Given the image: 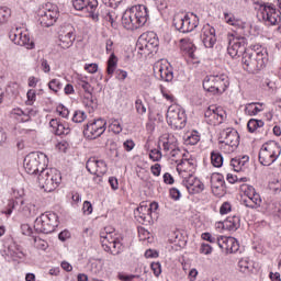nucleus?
<instances>
[{"mask_svg":"<svg viewBox=\"0 0 281 281\" xmlns=\"http://www.w3.org/2000/svg\"><path fill=\"white\" fill-rule=\"evenodd\" d=\"M204 117L207 124L216 126L225 122V111L221 108H216L215 105H210L204 112Z\"/></svg>","mask_w":281,"mask_h":281,"instance_id":"nucleus-20","label":"nucleus"},{"mask_svg":"<svg viewBox=\"0 0 281 281\" xmlns=\"http://www.w3.org/2000/svg\"><path fill=\"white\" fill-rule=\"evenodd\" d=\"M198 142H201V135H199V132L196 131H192L184 138V143L187 144V146H196Z\"/></svg>","mask_w":281,"mask_h":281,"instance_id":"nucleus-45","label":"nucleus"},{"mask_svg":"<svg viewBox=\"0 0 281 281\" xmlns=\"http://www.w3.org/2000/svg\"><path fill=\"white\" fill-rule=\"evenodd\" d=\"M249 164V156H238L231 160V166L234 168L235 172H240Z\"/></svg>","mask_w":281,"mask_h":281,"instance_id":"nucleus-32","label":"nucleus"},{"mask_svg":"<svg viewBox=\"0 0 281 281\" xmlns=\"http://www.w3.org/2000/svg\"><path fill=\"white\" fill-rule=\"evenodd\" d=\"M148 22V8L144 4H137L127 9L122 16V25L125 30H139Z\"/></svg>","mask_w":281,"mask_h":281,"instance_id":"nucleus-1","label":"nucleus"},{"mask_svg":"<svg viewBox=\"0 0 281 281\" xmlns=\"http://www.w3.org/2000/svg\"><path fill=\"white\" fill-rule=\"evenodd\" d=\"M202 240H206L207 243H211L212 245H216V240L218 236L212 235L211 233H202L201 235Z\"/></svg>","mask_w":281,"mask_h":281,"instance_id":"nucleus-53","label":"nucleus"},{"mask_svg":"<svg viewBox=\"0 0 281 281\" xmlns=\"http://www.w3.org/2000/svg\"><path fill=\"white\" fill-rule=\"evenodd\" d=\"M9 256L13 258V260H25V251L21 245L13 243L9 246Z\"/></svg>","mask_w":281,"mask_h":281,"instance_id":"nucleus-31","label":"nucleus"},{"mask_svg":"<svg viewBox=\"0 0 281 281\" xmlns=\"http://www.w3.org/2000/svg\"><path fill=\"white\" fill-rule=\"evenodd\" d=\"M37 181L40 188H42L44 192H54V190L60 186L63 176L58 169L45 167L43 170H41Z\"/></svg>","mask_w":281,"mask_h":281,"instance_id":"nucleus-4","label":"nucleus"},{"mask_svg":"<svg viewBox=\"0 0 281 281\" xmlns=\"http://www.w3.org/2000/svg\"><path fill=\"white\" fill-rule=\"evenodd\" d=\"M210 181L213 192H216V190H223L225 186V178L221 173H212Z\"/></svg>","mask_w":281,"mask_h":281,"instance_id":"nucleus-35","label":"nucleus"},{"mask_svg":"<svg viewBox=\"0 0 281 281\" xmlns=\"http://www.w3.org/2000/svg\"><path fill=\"white\" fill-rule=\"evenodd\" d=\"M214 251V248L210 246V244L202 243L200 246V254H203L204 256H210Z\"/></svg>","mask_w":281,"mask_h":281,"instance_id":"nucleus-56","label":"nucleus"},{"mask_svg":"<svg viewBox=\"0 0 281 281\" xmlns=\"http://www.w3.org/2000/svg\"><path fill=\"white\" fill-rule=\"evenodd\" d=\"M167 122L169 126L176 131L186 128L188 119L186 117V111L179 105H170L167 110Z\"/></svg>","mask_w":281,"mask_h":281,"instance_id":"nucleus-8","label":"nucleus"},{"mask_svg":"<svg viewBox=\"0 0 281 281\" xmlns=\"http://www.w3.org/2000/svg\"><path fill=\"white\" fill-rule=\"evenodd\" d=\"M104 131H106V121L98 119L85 126L83 135L88 139H98V137L104 135Z\"/></svg>","mask_w":281,"mask_h":281,"instance_id":"nucleus-16","label":"nucleus"},{"mask_svg":"<svg viewBox=\"0 0 281 281\" xmlns=\"http://www.w3.org/2000/svg\"><path fill=\"white\" fill-rule=\"evenodd\" d=\"M117 68V57H115V53H112L110 55V58L108 59V68L106 74L110 76V78L115 74V69Z\"/></svg>","mask_w":281,"mask_h":281,"instance_id":"nucleus-43","label":"nucleus"},{"mask_svg":"<svg viewBox=\"0 0 281 281\" xmlns=\"http://www.w3.org/2000/svg\"><path fill=\"white\" fill-rule=\"evenodd\" d=\"M241 203L245 207L258 210V207L262 205V198L260 196V193H255L252 195H248L247 199H243Z\"/></svg>","mask_w":281,"mask_h":281,"instance_id":"nucleus-28","label":"nucleus"},{"mask_svg":"<svg viewBox=\"0 0 281 281\" xmlns=\"http://www.w3.org/2000/svg\"><path fill=\"white\" fill-rule=\"evenodd\" d=\"M13 194H14L15 200L9 201V203H8L9 209L7 211H4V214L10 215V214H12V210H21V206L24 203L23 198H22L23 191H21V192L14 191Z\"/></svg>","mask_w":281,"mask_h":281,"instance_id":"nucleus-26","label":"nucleus"},{"mask_svg":"<svg viewBox=\"0 0 281 281\" xmlns=\"http://www.w3.org/2000/svg\"><path fill=\"white\" fill-rule=\"evenodd\" d=\"M86 168L90 175H98V158H90L86 164Z\"/></svg>","mask_w":281,"mask_h":281,"instance_id":"nucleus-49","label":"nucleus"},{"mask_svg":"<svg viewBox=\"0 0 281 281\" xmlns=\"http://www.w3.org/2000/svg\"><path fill=\"white\" fill-rule=\"evenodd\" d=\"M258 18L265 25H278V23H280V13L276 10V5L273 4H260Z\"/></svg>","mask_w":281,"mask_h":281,"instance_id":"nucleus-11","label":"nucleus"},{"mask_svg":"<svg viewBox=\"0 0 281 281\" xmlns=\"http://www.w3.org/2000/svg\"><path fill=\"white\" fill-rule=\"evenodd\" d=\"M48 88L50 91H54V93H58L60 89H63V82L58 79H53L48 82Z\"/></svg>","mask_w":281,"mask_h":281,"instance_id":"nucleus-52","label":"nucleus"},{"mask_svg":"<svg viewBox=\"0 0 281 281\" xmlns=\"http://www.w3.org/2000/svg\"><path fill=\"white\" fill-rule=\"evenodd\" d=\"M101 245L104 251L112 254V256H119L124 251V237L115 233V228L112 226H106L100 232Z\"/></svg>","mask_w":281,"mask_h":281,"instance_id":"nucleus-3","label":"nucleus"},{"mask_svg":"<svg viewBox=\"0 0 281 281\" xmlns=\"http://www.w3.org/2000/svg\"><path fill=\"white\" fill-rule=\"evenodd\" d=\"M135 109L138 115H146V104H144V101H142V99L137 98L135 100Z\"/></svg>","mask_w":281,"mask_h":281,"instance_id":"nucleus-50","label":"nucleus"},{"mask_svg":"<svg viewBox=\"0 0 281 281\" xmlns=\"http://www.w3.org/2000/svg\"><path fill=\"white\" fill-rule=\"evenodd\" d=\"M37 21L42 27H52L58 21V7L46 8L37 13Z\"/></svg>","mask_w":281,"mask_h":281,"instance_id":"nucleus-17","label":"nucleus"},{"mask_svg":"<svg viewBox=\"0 0 281 281\" xmlns=\"http://www.w3.org/2000/svg\"><path fill=\"white\" fill-rule=\"evenodd\" d=\"M201 38L204 47L212 49L216 45V29L210 24L204 25L201 32Z\"/></svg>","mask_w":281,"mask_h":281,"instance_id":"nucleus-21","label":"nucleus"},{"mask_svg":"<svg viewBox=\"0 0 281 281\" xmlns=\"http://www.w3.org/2000/svg\"><path fill=\"white\" fill-rule=\"evenodd\" d=\"M173 26L178 32L189 34V32H194L199 27V16L194 13L186 14L184 16L176 15L173 18Z\"/></svg>","mask_w":281,"mask_h":281,"instance_id":"nucleus-9","label":"nucleus"},{"mask_svg":"<svg viewBox=\"0 0 281 281\" xmlns=\"http://www.w3.org/2000/svg\"><path fill=\"white\" fill-rule=\"evenodd\" d=\"M224 21L228 25H232L236 30H245L246 23L243 22L240 19H237L235 14L233 13H224Z\"/></svg>","mask_w":281,"mask_h":281,"instance_id":"nucleus-30","label":"nucleus"},{"mask_svg":"<svg viewBox=\"0 0 281 281\" xmlns=\"http://www.w3.org/2000/svg\"><path fill=\"white\" fill-rule=\"evenodd\" d=\"M182 186L187 188L189 194H201L205 190V184L194 177L193 173H182Z\"/></svg>","mask_w":281,"mask_h":281,"instance_id":"nucleus-19","label":"nucleus"},{"mask_svg":"<svg viewBox=\"0 0 281 281\" xmlns=\"http://www.w3.org/2000/svg\"><path fill=\"white\" fill-rule=\"evenodd\" d=\"M77 85L85 91V93H87V95H89V98L93 95V87H91V83L87 81V77L82 75L78 76Z\"/></svg>","mask_w":281,"mask_h":281,"instance_id":"nucleus-37","label":"nucleus"},{"mask_svg":"<svg viewBox=\"0 0 281 281\" xmlns=\"http://www.w3.org/2000/svg\"><path fill=\"white\" fill-rule=\"evenodd\" d=\"M149 158L151 159V161H160L161 150L160 149H151L149 151Z\"/></svg>","mask_w":281,"mask_h":281,"instance_id":"nucleus-58","label":"nucleus"},{"mask_svg":"<svg viewBox=\"0 0 281 281\" xmlns=\"http://www.w3.org/2000/svg\"><path fill=\"white\" fill-rule=\"evenodd\" d=\"M8 16H10V9L1 8L0 9V25H3L5 21H8Z\"/></svg>","mask_w":281,"mask_h":281,"instance_id":"nucleus-57","label":"nucleus"},{"mask_svg":"<svg viewBox=\"0 0 281 281\" xmlns=\"http://www.w3.org/2000/svg\"><path fill=\"white\" fill-rule=\"evenodd\" d=\"M227 52L231 58L241 56L247 52V38L245 36L229 35Z\"/></svg>","mask_w":281,"mask_h":281,"instance_id":"nucleus-13","label":"nucleus"},{"mask_svg":"<svg viewBox=\"0 0 281 281\" xmlns=\"http://www.w3.org/2000/svg\"><path fill=\"white\" fill-rule=\"evenodd\" d=\"M150 267L151 270L154 271V276H156V278H159V276H161V263L151 262Z\"/></svg>","mask_w":281,"mask_h":281,"instance_id":"nucleus-60","label":"nucleus"},{"mask_svg":"<svg viewBox=\"0 0 281 281\" xmlns=\"http://www.w3.org/2000/svg\"><path fill=\"white\" fill-rule=\"evenodd\" d=\"M237 268H238V271H240V273H245L246 276H249V273L254 271V262L249 260V258H241L237 263Z\"/></svg>","mask_w":281,"mask_h":281,"instance_id":"nucleus-36","label":"nucleus"},{"mask_svg":"<svg viewBox=\"0 0 281 281\" xmlns=\"http://www.w3.org/2000/svg\"><path fill=\"white\" fill-rule=\"evenodd\" d=\"M229 87V78L226 75H215V95L225 93Z\"/></svg>","mask_w":281,"mask_h":281,"instance_id":"nucleus-27","label":"nucleus"},{"mask_svg":"<svg viewBox=\"0 0 281 281\" xmlns=\"http://www.w3.org/2000/svg\"><path fill=\"white\" fill-rule=\"evenodd\" d=\"M160 142H162V148L165 153H169L170 150H175L177 146H179V142L177 140V137L172 134H165Z\"/></svg>","mask_w":281,"mask_h":281,"instance_id":"nucleus-29","label":"nucleus"},{"mask_svg":"<svg viewBox=\"0 0 281 281\" xmlns=\"http://www.w3.org/2000/svg\"><path fill=\"white\" fill-rule=\"evenodd\" d=\"M85 69H86V71H88V74H97L98 72V64H86Z\"/></svg>","mask_w":281,"mask_h":281,"instance_id":"nucleus-63","label":"nucleus"},{"mask_svg":"<svg viewBox=\"0 0 281 281\" xmlns=\"http://www.w3.org/2000/svg\"><path fill=\"white\" fill-rule=\"evenodd\" d=\"M177 170L181 177L186 175V172H190V175H194L196 170V160L194 158H188L181 160V162L178 164Z\"/></svg>","mask_w":281,"mask_h":281,"instance_id":"nucleus-23","label":"nucleus"},{"mask_svg":"<svg viewBox=\"0 0 281 281\" xmlns=\"http://www.w3.org/2000/svg\"><path fill=\"white\" fill-rule=\"evenodd\" d=\"M232 212V204L229 202H224L220 207V214L225 215Z\"/></svg>","mask_w":281,"mask_h":281,"instance_id":"nucleus-59","label":"nucleus"},{"mask_svg":"<svg viewBox=\"0 0 281 281\" xmlns=\"http://www.w3.org/2000/svg\"><path fill=\"white\" fill-rule=\"evenodd\" d=\"M13 115H18V117H21V122H30L32 117L36 116V110L34 109H26L25 111L21 109H14Z\"/></svg>","mask_w":281,"mask_h":281,"instance_id":"nucleus-33","label":"nucleus"},{"mask_svg":"<svg viewBox=\"0 0 281 281\" xmlns=\"http://www.w3.org/2000/svg\"><path fill=\"white\" fill-rule=\"evenodd\" d=\"M281 155V147L278 143L271 140L261 146L259 150V164L261 166H271L278 161V157Z\"/></svg>","mask_w":281,"mask_h":281,"instance_id":"nucleus-7","label":"nucleus"},{"mask_svg":"<svg viewBox=\"0 0 281 281\" xmlns=\"http://www.w3.org/2000/svg\"><path fill=\"white\" fill-rule=\"evenodd\" d=\"M49 126L50 128H53L52 132L55 135H69V132H70L69 126L58 121V119L50 120Z\"/></svg>","mask_w":281,"mask_h":281,"instance_id":"nucleus-25","label":"nucleus"},{"mask_svg":"<svg viewBox=\"0 0 281 281\" xmlns=\"http://www.w3.org/2000/svg\"><path fill=\"white\" fill-rule=\"evenodd\" d=\"M211 164L214 168L223 167V155L218 150L211 151Z\"/></svg>","mask_w":281,"mask_h":281,"instance_id":"nucleus-44","label":"nucleus"},{"mask_svg":"<svg viewBox=\"0 0 281 281\" xmlns=\"http://www.w3.org/2000/svg\"><path fill=\"white\" fill-rule=\"evenodd\" d=\"M149 47L150 46H148V35L147 34L140 35L136 43V48L138 49V52H143L140 54H150Z\"/></svg>","mask_w":281,"mask_h":281,"instance_id":"nucleus-39","label":"nucleus"},{"mask_svg":"<svg viewBox=\"0 0 281 281\" xmlns=\"http://www.w3.org/2000/svg\"><path fill=\"white\" fill-rule=\"evenodd\" d=\"M226 243V248L224 249L226 254H236L240 249V244L234 237H229Z\"/></svg>","mask_w":281,"mask_h":281,"instance_id":"nucleus-41","label":"nucleus"},{"mask_svg":"<svg viewBox=\"0 0 281 281\" xmlns=\"http://www.w3.org/2000/svg\"><path fill=\"white\" fill-rule=\"evenodd\" d=\"M82 211H83V214H92L93 213V205L91 204V202L89 201H85L83 202V206H82Z\"/></svg>","mask_w":281,"mask_h":281,"instance_id":"nucleus-61","label":"nucleus"},{"mask_svg":"<svg viewBox=\"0 0 281 281\" xmlns=\"http://www.w3.org/2000/svg\"><path fill=\"white\" fill-rule=\"evenodd\" d=\"M26 104L27 106H32V104H34V102H36V90H29L26 93Z\"/></svg>","mask_w":281,"mask_h":281,"instance_id":"nucleus-54","label":"nucleus"},{"mask_svg":"<svg viewBox=\"0 0 281 281\" xmlns=\"http://www.w3.org/2000/svg\"><path fill=\"white\" fill-rule=\"evenodd\" d=\"M58 227V215L53 212L41 214L34 222L37 234H52Z\"/></svg>","mask_w":281,"mask_h":281,"instance_id":"nucleus-5","label":"nucleus"},{"mask_svg":"<svg viewBox=\"0 0 281 281\" xmlns=\"http://www.w3.org/2000/svg\"><path fill=\"white\" fill-rule=\"evenodd\" d=\"M72 7L79 12H85L92 21H98L100 16L98 12V0H72Z\"/></svg>","mask_w":281,"mask_h":281,"instance_id":"nucleus-12","label":"nucleus"},{"mask_svg":"<svg viewBox=\"0 0 281 281\" xmlns=\"http://www.w3.org/2000/svg\"><path fill=\"white\" fill-rule=\"evenodd\" d=\"M147 45L149 46V54L157 52V47H159V40L155 37L154 33L147 34Z\"/></svg>","mask_w":281,"mask_h":281,"instance_id":"nucleus-47","label":"nucleus"},{"mask_svg":"<svg viewBox=\"0 0 281 281\" xmlns=\"http://www.w3.org/2000/svg\"><path fill=\"white\" fill-rule=\"evenodd\" d=\"M267 63H269V53L265 48L247 49L241 57L243 67L249 74H258L267 67Z\"/></svg>","mask_w":281,"mask_h":281,"instance_id":"nucleus-2","label":"nucleus"},{"mask_svg":"<svg viewBox=\"0 0 281 281\" xmlns=\"http://www.w3.org/2000/svg\"><path fill=\"white\" fill-rule=\"evenodd\" d=\"M85 120H87V113H85V111H75L72 115V122H75L76 124H81V122H85Z\"/></svg>","mask_w":281,"mask_h":281,"instance_id":"nucleus-51","label":"nucleus"},{"mask_svg":"<svg viewBox=\"0 0 281 281\" xmlns=\"http://www.w3.org/2000/svg\"><path fill=\"white\" fill-rule=\"evenodd\" d=\"M134 216L137 218L138 223H150V221H153V215H150L148 205L146 204L138 206L134 211Z\"/></svg>","mask_w":281,"mask_h":281,"instance_id":"nucleus-24","label":"nucleus"},{"mask_svg":"<svg viewBox=\"0 0 281 281\" xmlns=\"http://www.w3.org/2000/svg\"><path fill=\"white\" fill-rule=\"evenodd\" d=\"M106 162L104 160H98L97 159V181H102V176L101 175H106Z\"/></svg>","mask_w":281,"mask_h":281,"instance_id":"nucleus-48","label":"nucleus"},{"mask_svg":"<svg viewBox=\"0 0 281 281\" xmlns=\"http://www.w3.org/2000/svg\"><path fill=\"white\" fill-rule=\"evenodd\" d=\"M47 164H49L47 155L44 153L34 151L24 158V170L27 172V175H36V172L45 170Z\"/></svg>","mask_w":281,"mask_h":281,"instance_id":"nucleus-6","label":"nucleus"},{"mask_svg":"<svg viewBox=\"0 0 281 281\" xmlns=\"http://www.w3.org/2000/svg\"><path fill=\"white\" fill-rule=\"evenodd\" d=\"M227 240H229V237L225 236H217V239L215 241V245L220 247V249L225 250L227 247Z\"/></svg>","mask_w":281,"mask_h":281,"instance_id":"nucleus-55","label":"nucleus"},{"mask_svg":"<svg viewBox=\"0 0 281 281\" xmlns=\"http://www.w3.org/2000/svg\"><path fill=\"white\" fill-rule=\"evenodd\" d=\"M139 278H140L139 274H120L119 276V280H122V281H133Z\"/></svg>","mask_w":281,"mask_h":281,"instance_id":"nucleus-62","label":"nucleus"},{"mask_svg":"<svg viewBox=\"0 0 281 281\" xmlns=\"http://www.w3.org/2000/svg\"><path fill=\"white\" fill-rule=\"evenodd\" d=\"M180 43L181 49L186 55H188L189 60H191L193 64L199 63V56L196 55V46L194 43H192V41L189 38H182Z\"/></svg>","mask_w":281,"mask_h":281,"instance_id":"nucleus-22","label":"nucleus"},{"mask_svg":"<svg viewBox=\"0 0 281 281\" xmlns=\"http://www.w3.org/2000/svg\"><path fill=\"white\" fill-rule=\"evenodd\" d=\"M238 132L233 128H226L223 130L220 136V148L224 150V153H234L236 148H238V144L240 142L238 140Z\"/></svg>","mask_w":281,"mask_h":281,"instance_id":"nucleus-10","label":"nucleus"},{"mask_svg":"<svg viewBox=\"0 0 281 281\" xmlns=\"http://www.w3.org/2000/svg\"><path fill=\"white\" fill-rule=\"evenodd\" d=\"M154 76L164 82H172L175 72L172 71L170 63L161 59L154 65Z\"/></svg>","mask_w":281,"mask_h":281,"instance_id":"nucleus-15","label":"nucleus"},{"mask_svg":"<svg viewBox=\"0 0 281 281\" xmlns=\"http://www.w3.org/2000/svg\"><path fill=\"white\" fill-rule=\"evenodd\" d=\"M202 85L204 91H207V93H212V95H215V75L206 76Z\"/></svg>","mask_w":281,"mask_h":281,"instance_id":"nucleus-40","label":"nucleus"},{"mask_svg":"<svg viewBox=\"0 0 281 281\" xmlns=\"http://www.w3.org/2000/svg\"><path fill=\"white\" fill-rule=\"evenodd\" d=\"M123 148H125V150L127 153H131V150H133V148H135V142H133V139H127L123 143Z\"/></svg>","mask_w":281,"mask_h":281,"instance_id":"nucleus-64","label":"nucleus"},{"mask_svg":"<svg viewBox=\"0 0 281 281\" xmlns=\"http://www.w3.org/2000/svg\"><path fill=\"white\" fill-rule=\"evenodd\" d=\"M262 126H265L263 120L250 119L247 123V128H248L249 133H256V130L262 128Z\"/></svg>","mask_w":281,"mask_h":281,"instance_id":"nucleus-46","label":"nucleus"},{"mask_svg":"<svg viewBox=\"0 0 281 281\" xmlns=\"http://www.w3.org/2000/svg\"><path fill=\"white\" fill-rule=\"evenodd\" d=\"M108 131L110 133H114V135H120V133L123 131L122 123L117 119H110L109 120V126Z\"/></svg>","mask_w":281,"mask_h":281,"instance_id":"nucleus-42","label":"nucleus"},{"mask_svg":"<svg viewBox=\"0 0 281 281\" xmlns=\"http://www.w3.org/2000/svg\"><path fill=\"white\" fill-rule=\"evenodd\" d=\"M9 38L14 43V45H20V47H25V49H34V40L30 38L27 32H21L19 29L11 31L9 33Z\"/></svg>","mask_w":281,"mask_h":281,"instance_id":"nucleus-18","label":"nucleus"},{"mask_svg":"<svg viewBox=\"0 0 281 281\" xmlns=\"http://www.w3.org/2000/svg\"><path fill=\"white\" fill-rule=\"evenodd\" d=\"M223 227L228 229V232H236L240 227V217L236 215L227 217L223 222Z\"/></svg>","mask_w":281,"mask_h":281,"instance_id":"nucleus-34","label":"nucleus"},{"mask_svg":"<svg viewBox=\"0 0 281 281\" xmlns=\"http://www.w3.org/2000/svg\"><path fill=\"white\" fill-rule=\"evenodd\" d=\"M262 111V103H248L245 106L244 113L245 115H249L250 117H254V115H258V113H261Z\"/></svg>","mask_w":281,"mask_h":281,"instance_id":"nucleus-38","label":"nucleus"},{"mask_svg":"<svg viewBox=\"0 0 281 281\" xmlns=\"http://www.w3.org/2000/svg\"><path fill=\"white\" fill-rule=\"evenodd\" d=\"M76 41V29L71 24H65L59 30L58 46L61 49H69Z\"/></svg>","mask_w":281,"mask_h":281,"instance_id":"nucleus-14","label":"nucleus"}]
</instances>
